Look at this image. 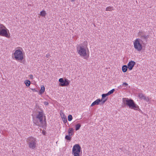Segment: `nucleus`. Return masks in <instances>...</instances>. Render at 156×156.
<instances>
[{"label":"nucleus","mask_w":156,"mask_h":156,"mask_svg":"<svg viewBox=\"0 0 156 156\" xmlns=\"http://www.w3.org/2000/svg\"><path fill=\"white\" fill-rule=\"evenodd\" d=\"M138 96L139 98H146L144 96V95L142 94H139V95H138Z\"/></svg>","instance_id":"obj_29"},{"label":"nucleus","mask_w":156,"mask_h":156,"mask_svg":"<svg viewBox=\"0 0 156 156\" xmlns=\"http://www.w3.org/2000/svg\"><path fill=\"white\" fill-rule=\"evenodd\" d=\"M44 103L45 105H48V102L47 101L44 102Z\"/></svg>","instance_id":"obj_32"},{"label":"nucleus","mask_w":156,"mask_h":156,"mask_svg":"<svg viewBox=\"0 0 156 156\" xmlns=\"http://www.w3.org/2000/svg\"><path fill=\"white\" fill-rule=\"evenodd\" d=\"M45 91V87L44 86L41 87V89L39 91V94H42Z\"/></svg>","instance_id":"obj_18"},{"label":"nucleus","mask_w":156,"mask_h":156,"mask_svg":"<svg viewBox=\"0 0 156 156\" xmlns=\"http://www.w3.org/2000/svg\"><path fill=\"white\" fill-rule=\"evenodd\" d=\"M101 101V99L100 98H98L92 103L91 105V106L93 107L94 105H98L100 103Z\"/></svg>","instance_id":"obj_12"},{"label":"nucleus","mask_w":156,"mask_h":156,"mask_svg":"<svg viewBox=\"0 0 156 156\" xmlns=\"http://www.w3.org/2000/svg\"><path fill=\"white\" fill-rule=\"evenodd\" d=\"M136 64L135 62L131 61L129 62L128 64V67L129 70L132 69L134 65Z\"/></svg>","instance_id":"obj_10"},{"label":"nucleus","mask_w":156,"mask_h":156,"mask_svg":"<svg viewBox=\"0 0 156 156\" xmlns=\"http://www.w3.org/2000/svg\"><path fill=\"white\" fill-rule=\"evenodd\" d=\"M81 148L79 144H76L73 147L72 154L74 156H80Z\"/></svg>","instance_id":"obj_5"},{"label":"nucleus","mask_w":156,"mask_h":156,"mask_svg":"<svg viewBox=\"0 0 156 156\" xmlns=\"http://www.w3.org/2000/svg\"><path fill=\"white\" fill-rule=\"evenodd\" d=\"M43 119H43L42 123H41V126H38L40 127H42V128H44L45 129L46 127L47 126V122L46 116L45 115L44 116Z\"/></svg>","instance_id":"obj_11"},{"label":"nucleus","mask_w":156,"mask_h":156,"mask_svg":"<svg viewBox=\"0 0 156 156\" xmlns=\"http://www.w3.org/2000/svg\"><path fill=\"white\" fill-rule=\"evenodd\" d=\"M122 85H124L126 87V86H127L128 84L127 83L125 82L123 83Z\"/></svg>","instance_id":"obj_31"},{"label":"nucleus","mask_w":156,"mask_h":156,"mask_svg":"<svg viewBox=\"0 0 156 156\" xmlns=\"http://www.w3.org/2000/svg\"><path fill=\"white\" fill-rule=\"evenodd\" d=\"M30 78L31 79H32L33 78V76L32 75H30Z\"/></svg>","instance_id":"obj_33"},{"label":"nucleus","mask_w":156,"mask_h":156,"mask_svg":"<svg viewBox=\"0 0 156 156\" xmlns=\"http://www.w3.org/2000/svg\"><path fill=\"white\" fill-rule=\"evenodd\" d=\"M25 83L27 86L29 87L30 85V82L29 80H27L25 81Z\"/></svg>","instance_id":"obj_22"},{"label":"nucleus","mask_w":156,"mask_h":156,"mask_svg":"<svg viewBox=\"0 0 156 156\" xmlns=\"http://www.w3.org/2000/svg\"><path fill=\"white\" fill-rule=\"evenodd\" d=\"M112 7L109 6L106 8V10L107 11H110L113 10Z\"/></svg>","instance_id":"obj_24"},{"label":"nucleus","mask_w":156,"mask_h":156,"mask_svg":"<svg viewBox=\"0 0 156 156\" xmlns=\"http://www.w3.org/2000/svg\"><path fill=\"white\" fill-rule=\"evenodd\" d=\"M108 98H101V104H103L107 100Z\"/></svg>","instance_id":"obj_21"},{"label":"nucleus","mask_w":156,"mask_h":156,"mask_svg":"<svg viewBox=\"0 0 156 156\" xmlns=\"http://www.w3.org/2000/svg\"><path fill=\"white\" fill-rule=\"evenodd\" d=\"M44 116L43 111L41 109L40 111L37 112L35 117L34 119V123L37 126H41V125L42 123L43 119Z\"/></svg>","instance_id":"obj_2"},{"label":"nucleus","mask_w":156,"mask_h":156,"mask_svg":"<svg viewBox=\"0 0 156 156\" xmlns=\"http://www.w3.org/2000/svg\"><path fill=\"white\" fill-rule=\"evenodd\" d=\"M70 83V81L68 80L67 79L65 78L64 80V83L62 84L63 86H67Z\"/></svg>","instance_id":"obj_14"},{"label":"nucleus","mask_w":156,"mask_h":156,"mask_svg":"<svg viewBox=\"0 0 156 156\" xmlns=\"http://www.w3.org/2000/svg\"><path fill=\"white\" fill-rule=\"evenodd\" d=\"M142 44H146V41H144L140 39L137 38L134 42V47L136 49L140 51L142 49Z\"/></svg>","instance_id":"obj_4"},{"label":"nucleus","mask_w":156,"mask_h":156,"mask_svg":"<svg viewBox=\"0 0 156 156\" xmlns=\"http://www.w3.org/2000/svg\"><path fill=\"white\" fill-rule=\"evenodd\" d=\"M14 55L15 58L17 60L22 61L23 59L22 51L20 49L16 50Z\"/></svg>","instance_id":"obj_8"},{"label":"nucleus","mask_w":156,"mask_h":156,"mask_svg":"<svg viewBox=\"0 0 156 156\" xmlns=\"http://www.w3.org/2000/svg\"><path fill=\"white\" fill-rule=\"evenodd\" d=\"M122 100L124 105L131 109L137 110L139 112L141 111L139 106L130 98H122Z\"/></svg>","instance_id":"obj_1"},{"label":"nucleus","mask_w":156,"mask_h":156,"mask_svg":"<svg viewBox=\"0 0 156 156\" xmlns=\"http://www.w3.org/2000/svg\"><path fill=\"white\" fill-rule=\"evenodd\" d=\"M128 68V66L126 65H123L122 67V70L124 73H125L126 72Z\"/></svg>","instance_id":"obj_16"},{"label":"nucleus","mask_w":156,"mask_h":156,"mask_svg":"<svg viewBox=\"0 0 156 156\" xmlns=\"http://www.w3.org/2000/svg\"><path fill=\"white\" fill-rule=\"evenodd\" d=\"M115 91V89H113L109 91L108 93V94L109 95L112 94Z\"/></svg>","instance_id":"obj_25"},{"label":"nucleus","mask_w":156,"mask_h":156,"mask_svg":"<svg viewBox=\"0 0 156 156\" xmlns=\"http://www.w3.org/2000/svg\"><path fill=\"white\" fill-rule=\"evenodd\" d=\"M33 90H33V91H37V90H35V89H33Z\"/></svg>","instance_id":"obj_34"},{"label":"nucleus","mask_w":156,"mask_h":156,"mask_svg":"<svg viewBox=\"0 0 156 156\" xmlns=\"http://www.w3.org/2000/svg\"><path fill=\"white\" fill-rule=\"evenodd\" d=\"M46 13L45 12V11L44 10H43L41 11L40 12V15L41 16H45L46 15Z\"/></svg>","instance_id":"obj_23"},{"label":"nucleus","mask_w":156,"mask_h":156,"mask_svg":"<svg viewBox=\"0 0 156 156\" xmlns=\"http://www.w3.org/2000/svg\"><path fill=\"white\" fill-rule=\"evenodd\" d=\"M71 135L68 134L66 135L65 136V139L67 141H70L71 140Z\"/></svg>","instance_id":"obj_17"},{"label":"nucleus","mask_w":156,"mask_h":156,"mask_svg":"<svg viewBox=\"0 0 156 156\" xmlns=\"http://www.w3.org/2000/svg\"><path fill=\"white\" fill-rule=\"evenodd\" d=\"M42 133L44 135L46 136V134L47 133L44 130H43L42 132Z\"/></svg>","instance_id":"obj_30"},{"label":"nucleus","mask_w":156,"mask_h":156,"mask_svg":"<svg viewBox=\"0 0 156 156\" xmlns=\"http://www.w3.org/2000/svg\"><path fill=\"white\" fill-rule=\"evenodd\" d=\"M46 57L48 58V57H49V55H46Z\"/></svg>","instance_id":"obj_36"},{"label":"nucleus","mask_w":156,"mask_h":156,"mask_svg":"<svg viewBox=\"0 0 156 156\" xmlns=\"http://www.w3.org/2000/svg\"><path fill=\"white\" fill-rule=\"evenodd\" d=\"M61 116L63 122L64 123H66L67 122V119L66 116L63 113H62V114H61Z\"/></svg>","instance_id":"obj_13"},{"label":"nucleus","mask_w":156,"mask_h":156,"mask_svg":"<svg viewBox=\"0 0 156 156\" xmlns=\"http://www.w3.org/2000/svg\"><path fill=\"white\" fill-rule=\"evenodd\" d=\"M59 82H60L59 85L60 86L63 87L62 85L63 83H64V80H63V78H60L59 79Z\"/></svg>","instance_id":"obj_19"},{"label":"nucleus","mask_w":156,"mask_h":156,"mask_svg":"<svg viewBox=\"0 0 156 156\" xmlns=\"http://www.w3.org/2000/svg\"><path fill=\"white\" fill-rule=\"evenodd\" d=\"M81 126V124L80 123H78L75 125V130L76 131L79 130Z\"/></svg>","instance_id":"obj_20"},{"label":"nucleus","mask_w":156,"mask_h":156,"mask_svg":"<svg viewBox=\"0 0 156 156\" xmlns=\"http://www.w3.org/2000/svg\"><path fill=\"white\" fill-rule=\"evenodd\" d=\"M26 141L29 148L35 150L36 147L37 141L36 139L33 137H29L27 139Z\"/></svg>","instance_id":"obj_3"},{"label":"nucleus","mask_w":156,"mask_h":156,"mask_svg":"<svg viewBox=\"0 0 156 156\" xmlns=\"http://www.w3.org/2000/svg\"><path fill=\"white\" fill-rule=\"evenodd\" d=\"M142 99H143L145 101L147 102H148L150 100V98H141Z\"/></svg>","instance_id":"obj_28"},{"label":"nucleus","mask_w":156,"mask_h":156,"mask_svg":"<svg viewBox=\"0 0 156 156\" xmlns=\"http://www.w3.org/2000/svg\"><path fill=\"white\" fill-rule=\"evenodd\" d=\"M108 95V94L107 93L106 94H103L101 95L102 98H105Z\"/></svg>","instance_id":"obj_27"},{"label":"nucleus","mask_w":156,"mask_h":156,"mask_svg":"<svg viewBox=\"0 0 156 156\" xmlns=\"http://www.w3.org/2000/svg\"><path fill=\"white\" fill-rule=\"evenodd\" d=\"M138 35L140 36V37L141 38V40L146 41V44L147 43V39L148 38V36H146L145 35L143 34L142 32L140 31L138 33Z\"/></svg>","instance_id":"obj_9"},{"label":"nucleus","mask_w":156,"mask_h":156,"mask_svg":"<svg viewBox=\"0 0 156 156\" xmlns=\"http://www.w3.org/2000/svg\"><path fill=\"white\" fill-rule=\"evenodd\" d=\"M78 53L81 56H85L87 55L86 50L84 46L82 45H79L77 47Z\"/></svg>","instance_id":"obj_7"},{"label":"nucleus","mask_w":156,"mask_h":156,"mask_svg":"<svg viewBox=\"0 0 156 156\" xmlns=\"http://www.w3.org/2000/svg\"><path fill=\"white\" fill-rule=\"evenodd\" d=\"M3 27L4 28L2 27H0V36L9 38L10 34L9 32V30L3 25Z\"/></svg>","instance_id":"obj_6"},{"label":"nucleus","mask_w":156,"mask_h":156,"mask_svg":"<svg viewBox=\"0 0 156 156\" xmlns=\"http://www.w3.org/2000/svg\"><path fill=\"white\" fill-rule=\"evenodd\" d=\"M74 129H73V128H69V130L68 131V134L72 136L74 134Z\"/></svg>","instance_id":"obj_15"},{"label":"nucleus","mask_w":156,"mask_h":156,"mask_svg":"<svg viewBox=\"0 0 156 156\" xmlns=\"http://www.w3.org/2000/svg\"><path fill=\"white\" fill-rule=\"evenodd\" d=\"M71 2H74L75 1V0H71Z\"/></svg>","instance_id":"obj_35"},{"label":"nucleus","mask_w":156,"mask_h":156,"mask_svg":"<svg viewBox=\"0 0 156 156\" xmlns=\"http://www.w3.org/2000/svg\"><path fill=\"white\" fill-rule=\"evenodd\" d=\"M73 119V117L72 115H69L68 116V119L69 121H71Z\"/></svg>","instance_id":"obj_26"}]
</instances>
